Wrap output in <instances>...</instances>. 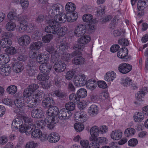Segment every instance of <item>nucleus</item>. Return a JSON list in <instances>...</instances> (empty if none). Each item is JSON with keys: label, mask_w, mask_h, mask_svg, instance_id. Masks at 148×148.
Returning <instances> with one entry per match:
<instances>
[{"label": "nucleus", "mask_w": 148, "mask_h": 148, "mask_svg": "<svg viewBox=\"0 0 148 148\" xmlns=\"http://www.w3.org/2000/svg\"><path fill=\"white\" fill-rule=\"evenodd\" d=\"M58 108L55 106H52L48 108L46 112L47 116L45 119V122L49 130L53 129L55 124L58 122V116L59 113Z\"/></svg>", "instance_id": "nucleus-1"}, {"label": "nucleus", "mask_w": 148, "mask_h": 148, "mask_svg": "<svg viewBox=\"0 0 148 148\" xmlns=\"http://www.w3.org/2000/svg\"><path fill=\"white\" fill-rule=\"evenodd\" d=\"M66 44L64 42H61L60 45L57 46V49L56 50L54 47L51 44H48L45 47L46 50L50 54H51V60L54 63L58 61L61 54L65 51Z\"/></svg>", "instance_id": "nucleus-2"}, {"label": "nucleus", "mask_w": 148, "mask_h": 148, "mask_svg": "<svg viewBox=\"0 0 148 148\" xmlns=\"http://www.w3.org/2000/svg\"><path fill=\"white\" fill-rule=\"evenodd\" d=\"M87 115L85 112L80 110L75 113L74 116L75 119L77 122L74 125V127L76 131L78 132L82 131L84 128V126L82 123L86 121Z\"/></svg>", "instance_id": "nucleus-3"}, {"label": "nucleus", "mask_w": 148, "mask_h": 148, "mask_svg": "<svg viewBox=\"0 0 148 148\" xmlns=\"http://www.w3.org/2000/svg\"><path fill=\"white\" fill-rule=\"evenodd\" d=\"M64 10V7L62 5L59 3L54 4L52 6L51 10L50 11L51 15V16H53L54 15H55L53 19L56 21H58V19H57L59 16H62Z\"/></svg>", "instance_id": "nucleus-4"}, {"label": "nucleus", "mask_w": 148, "mask_h": 148, "mask_svg": "<svg viewBox=\"0 0 148 148\" xmlns=\"http://www.w3.org/2000/svg\"><path fill=\"white\" fill-rule=\"evenodd\" d=\"M8 18L14 21H18L20 23V24L27 22V17L26 16L22 15L20 16L19 15L17 16L16 10L15 9H12L8 13L7 15Z\"/></svg>", "instance_id": "nucleus-5"}, {"label": "nucleus", "mask_w": 148, "mask_h": 148, "mask_svg": "<svg viewBox=\"0 0 148 148\" xmlns=\"http://www.w3.org/2000/svg\"><path fill=\"white\" fill-rule=\"evenodd\" d=\"M78 17L77 12L67 13L66 14H63L62 16H59L56 19H58V21L61 23H64L67 20L69 22H72L75 21Z\"/></svg>", "instance_id": "nucleus-6"}, {"label": "nucleus", "mask_w": 148, "mask_h": 148, "mask_svg": "<svg viewBox=\"0 0 148 148\" xmlns=\"http://www.w3.org/2000/svg\"><path fill=\"white\" fill-rule=\"evenodd\" d=\"M47 23L49 25L45 27V32L48 33L56 34V31L59 27V24L60 23L58 21H55L52 19L48 20Z\"/></svg>", "instance_id": "nucleus-7"}, {"label": "nucleus", "mask_w": 148, "mask_h": 148, "mask_svg": "<svg viewBox=\"0 0 148 148\" xmlns=\"http://www.w3.org/2000/svg\"><path fill=\"white\" fill-rule=\"evenodd\" d=\"M18 127L20 132L21 133L25 132L27 135H29L30 134L32 130L35 127V125L33 123H30L28 125L22 123L19 125Z\"/></svg>", "instance_id": "nucleus-8"}, {"label": "nucleus", "mask_w": 148, "mask_h": 148, "mask_svg": "<svg viewBox=\"0 0 148 148\" xmlns=\"http://www.w3.org/2000/svg\"><path fill=\"white\" fill-rule=\"evenodd\" d=\"M148 5V0H139L137 4L138 14L143 16L144 14V9Z\"/></svg>", "instance_id": "nucleus-9"}, {"label": "nucleus", "mask_w": 148, "mask_h": 148, "mask_svg": "<svg viewBox=\"0 0 148 148\" xmlns=\"http://www.w3.org/2000/svg\"><path fill=\"white\" fill-rule=\"evenodd\" d=\"M147 88L146 87L142 88L137 93V96H136V101L134 102V103L137 106L143 103L142 102L143 100L142 98L145 95V94L147 92Z\"/></svg>", "instance_id": "nucleus-10"}, {"label": "nucleus", "mask_w": 148, "mask_h": 148, "mask_svg": "<svg viewBox=\"0 0 148 148\" xmlns=\"http://www.w3.org/2000/svg\"><path fill=\"white\" fill-rule=\"evenodd\" d=\"M131 65L126 63H122L119 66L118 70L121 73L125 74L129 73L132 69Z\"/></svg>", "instance_id": "nucleus-11"}, {"label": "nucleus", "mask_w": 148, "mask_h": 148, "mask_svg": "<svg viewBox=\"0 0 148 148\" xmlns=\"http://www.w3.org/2000/svg\"><path fill=\"white\" fill-rule=\"evenodd\" d=\"M90 133L91 136L90 137V140L91 141H96L99 133L98 127L96 126L92 127L90 130Z\"/></svg>", "instance_id": "nucleus-12"}, {"label": "nucleus", "mask_w": 148, "mask_h": 148, "mask_svg": "<svg viewBox=\"0 0 148 148\" xmlns=\"http://www.w3.org/2000/svg\"><path fill=\"white\" fill-rule=\"evenodd\" d=\"M86 32V26L84 25L79 24L76 27L74 34L76 36H83Z\"/></svg>", "instance_id": "nucleus-13"}, {"label": "nucleus", "mask_w": 148, "mask_h": 148, "mask_svg": "<svg viewBox=\"0 0 148 148\" xmlns=\"http://www.w3.org/2000/svg\"><path fill=\"white\" fill-rule=\"evenodd\" d=\"M71 115V111H67L65 108H62L60 111L58 118L61 119H67L70 118Z\"/></svg>", "instance_id": "nucleus-14"}, {"label": "nucleus", "mask_w": 148, "mask_h": 148, "mask_svg": "<svg viewBox=\"0 0 148 148\" xmlns=\"http://www.w3.org/2000/svg\"><path fill=\"white\" fill-rule=\"evenodd\" d=\"M53 68L57 73H61L64 71L66 65L64 63L60 61L56 62L53 65Z\"/></svg>", "instance_id": "nucleus-15"}, {"label": "nucleus", "mask_w": 148, "mask_h": 148, "mask_svg": "<svg viewBox=\"0 0 148 148\" xmlns=\"http://www.w3.org/2000/svg\"><path fill=\"white\" fill-rule=\"evenodd\" d=\"M55 102L53 99L51 97H47L44 98L42 104L43 107L45 108H49L54 105Z\"/></svg>", "instance_id": "nucleus-16"}, {"label": "nucleus", "mask_w": 148, "mask_h": 148, "mask_svg": "<svg viewBox=\"0 0 148 148\" xmlns=\"http://www.w3.org/2000/svg\"><path fill=\"white\" fill-rule=\"evenodd\" d=\"M30 37L28 35H25L21 36L18 39V42L20 45L26 46L30 43Z\"/></svg>", "instance_id": "nucleus-17"}, {"label": "nucleus", "mask_w": 148, "mask_h": 148, "mask_svg": "<svg viewBox=\"0 0 148 148\" xmlns=\"http://www.w3.org/2000/svg\"><path fill=\"white\" fill-rule=\"evenodd\" d=\"M60 139L58 134L56 132H53L49 135L47 140L51 143H55L57 142Z\"/></svg>", "instance_id": "nucleus-18"}, {"label": "nucleus", "mask_w": 148, "mask_h": 148, "mask_svg": "<svg viewBox=\"0 0 148 148\" xmlns=\"http://www.w3.org/2000/svg\"><path fill=\"white\" fill-rule=\"evenodd\" d=\"M12 67L16 73H19L23 69V65L19 61L13 62L12 64Z\"/></svg>", "instance_id": "nucleus-19"}, {"label": "nucleus", "mask_w": 148, "mask_h": 148, "mask_svg": "<svg viewBox=\"0 0 148 148\" xmlns=\"http://www.w3.org/2000/svg\"><path fill=\"white\" fill-rule=\"evenodd\" d=\"M116 73L113 71H109L107 72L104 76V79L107 82L113 81L116 78Z\"/></svg>", "instance_id": "nucleus-20"}, {"label": "nucleus", "mask_w": 148, "mask_h": 148, "mask_svg": "<svg viewBox=\"0 0 148 148\" xmlns=\"http://www.w3.org/2000/svg\"><path fill=\"white\" fill-rule=\"evenodd\" d=\"M11 69L10 66L2 65L0 67V73L3 76H8L11 72Z\"/></svg>", "instance_id": "nucleus-21"}, {"label": "nucleus", "mask_w": 148, "mask_h": 148, "mask_svg": "<svg viewBox=\"0 0 148 148\" xmlns=\"http://www.w3.org/2000/svg\"><path fill=\"white\" fill-rule=\"evenodd\" d=\"M111 137L113 139L118 140L121 138L122 136V133L121 130H118L112 131L111 134Z\"/></svg>", "instance_id": "nucleus-22"}, {"label": "nucleus", "mask_w": 148, "mask_h": 148, "mask_svg": "<svg viewBox=\"0 0 148 148\" xmlns=\"http://www.w3.org/2000/svg\"><path fill=\"white\" fill-rule=\"evenodd\" d=\"M38 102V100L32 97H30V98H28L26 101L27 106L30 108L36 106Z\"/></svg>", "instance_id": "nucleus-23"}, {"label": "nucleus", "mask_w": 148, "mask_h": 148, "mask_svg": "<svg viewBox=\"0 0 148 148\" xmlns=\"http://www.w3.org/2000/svg\"><path fill=\"white\" fill-rule=\"evenodd\" d=\"M97 84L96 81L92 79L87 80L85 85L88 89H89L90 90H92L96 88Z\"/></svg>", "instance_id": "nucleus-24"}, {"label": "nucleus", "mask_w": 148, "mask_h": 148, "mask_svg": "<svg viewBox=\"0 0 148 148\" xmlns=\"http://www.w3.org/2000/svg\"><path fill=\"white\" fill-rule=\"evenodd\" d=\"M128 51L127 48L123 47L120 49L117 53V56L120 58L125 59L128 53Z\"/></svg>", "instance_id": "nucleus-25"}, {"label": "nucleus", "mask_w": 148, "mask_h": 148, "mask_svg": "<svg viewBox=\"0 0 148 148\" xmlns=\"http://www.w3.org/2000/svg\"><path fill=\"white\" fill-rule=\"evenodd\" d=\"M82 18L84 22L92 24L96 23V20L93 19L92 15L90 14H85L83 16Z\"/></svg>", "instance_id": "nucleus-26"}, {"label": "nucleus", "mask_w": 148, "mask_h": 148, "mask_svg": "<svg viewBox=\"0 0 148 148\" xmlns=\"http://www.w3.org/2000/svg\"><path fill=\"white\" fill-rule=\"evenodd\" d=\"M32 117L38 119L42 117V112L41 109L38 108L33 109L32 111Z\"/></svg>", "instance_id": "nucleus-27"}, {"label": "nucleus", "mask_w": 148, "mask_h": 148, "mask_svg": "<svg viewBox=\"0 0 148 148\" xmlns=\"http://www.w3.org/2000/svg\"><path fill=\"white\" fill-rule=\"evenodd\" d=\"M98 112V108L95 105H92L89 108L88 112L90 116H94L97 114Z\"/></svg>", "instance_id": "nucleus-28"}, {"label": "nucleus", "mask_w": 148, "mask_h": 148, "mask_svg": "<svg viewBox=\"0 0 148 148\" xmlns=\"http://www.w3.org/2000/svg\"><path fill=\"white\" fill-rule=\"evenodd\" d=\"M25 99L22 96H20L15 101V105L18 108L25 105Z\"/></svg>", "instance_id": "nucleus-29"}, {"label": "nucleus", "mask_w": 148, "mask_h": 148, "mask_svg": "<svg viewBox=\"0 0 148 148\" xmlns=\"http://www.w3.org/2000/svg\"><path fill=\"white\" fill-rule=\"evenodd\" d=\"M39 69L41 73L49 74V73L51 69V67L45 62L40 66Z\"/></svg>", "instance_id": "nucleus-30"}, {"label": "nucleus", "mask_w": 148, "mask_h": 148, "mask_svg": "<svg viewBox=\"0 0 148 148\" xmlns=\"http://www.w3.org/2000/svg\"><path fill=\"white\" fill-rule=\"evenodd\" d=\"M10 58L7 54H3L0 55V65H3L8 62Z\"/></svg>", "instance_id": "nucleus-31"}, {"label": "nucleus", "mask_w": 148, "mask_h": 148, "mask_svg": "<svg viewBox=\"0 0 148 148\" xmlns=\"http://www.w3.org/2000/svg\"><path fill=\"white\" fill-rule=\"evenodd\" d=\"M76 8L75 5L73 3L71 2H68L65 7L66 11L67 13L74 12Z\"/></svg>", "instance_id": "nucleus-32"}, {"label": "nucleus", "mask_w": 148, "mask_h": 148, "mask_svg": "<svg viewBox=\"0 0 148 148\" xmlns=\"http://www.w3.org/2000/svg\"><path fill=\"white\" fill-rule=\"evenodd\" d=\"M45 54L44 53H41L38 54L36 57V60L37 62L41 64L46 62L48 60L47 56L45 58L44 57Z\"/></svg>", "instance_id": "nucleus-33"}, {"label": "nucleus", "mask_w": 148, "mask_h": 148, "mask_svg": "<svg viewBox=\"0 0 148 148\" xmlns=\"http://www.w3.org/2000/svg\"><path fill=\"white\" fill-rule=\"evenodd\" d=\"M36 127L32 130L31 132V136L32 138L35 139L39 138L42 135V132L39 129H36Z\"/></svg>", "instance_id": "nucleus-34"}, {"label": "nucleus", "mask_w": 148, "mask_h": 148, "mask_svg": "<svg viewBox=\"0 0 148 148\" xmlns=\"http://www.w3.org/2000/svg\"><path fill=\"white\" fill-rule=\"evenodd\" d=\"M12 41L10 39L3 38L0 41V45L3 48H6L11 46Z\"/></svg>", "instance_id": "nucleus-35"}, {"label": "nucleus", "mask_w": 148, "mask_h": 148, "mask_svg": "<svg viewBox=\"0 0 148 148\" xmlns=\"http://www.w3.org/2000/svg\"><path fill=\"white\" fill-rule=\"evenodd\" d=\"M43 44L42 42L37 41L34 42L32 43L30 46V48L31 50H39L43 46Z\"/></svg>", "instance_id": "nucleus-36"}, {"label": "nucleus", "mask_w": 148, "mask_h": 148, "mask_svg": "<svg viewBox=\"0 0 148 148\" xmlns=\"http://www.w3.org/2000/svg\"><path fill=\"white\" fill-rule=\"evenodd\" d=\"M85 62V59L82 56L75 57L72 60L73 63L77 65L82 64Z\"/></svg>", "instance_id": "nucleus-37"}, {"label": "nucleus", "mask_w": 148, "mask_h": 148, "mask_svg": "<svg viewBox=\"0 0 148 148\" xmlns=\"http://www.w3.org/2000/svg\"><path fill=\"white\" fill-rule=\"evenodd\" d=\"M14 20H11L7 23L5 25V28L8 31L12 32L14 30L16 27V24L13 22Z\"/></svg>", "instance_id": "nucleus-38"}, {"label": "nucleus", "mask_w": 148, "mask_h": 148, "mask_svg": "<svg viewBox=\"0 0 148 148\" xmlns=\"http://www.w3.org/2000/svg\"><path fill=\"white\" fill-rule=\"evenodd\" d=\"M79 38L78 42L79 43L85 45L89 42L90 40V36L89 35H84Z\"/></svg>", "instance_id": "nucleus-39"}, {"label": "nucleus", "mask_w": 148, "mask_h": 148, "mask_svg": "<svg viewBox=\"0 0 148 148\" xmlns=\"http://www.w3.org/2000/svg\"><path fill=\"white\" fill-rule=\"evenodd\" d=\"M135 133V130L134 128L130 127L125 130L124 134L126 137H129L134 135Z\"/></svg>", "instance_id": "nucleus-40"}, {"label": "nucleus", "mask_w": 148, "mask_h": 148, "mask_svg": "<svg viewBox=\"0 0 148 148\" xmlns=\"http://www.w3.org/2000/svg\"><path fill=\"white\" fill-rule=\"evenodd\" d=\"M7 92L9 94L13 95L16 92L17 90V87L14 85L9 86L6 89Z\"/></svg>", "instance_id": "nucleus-41"}, {"label": "nucleus", "mask_w": 148, "mask_h": 148, "mask_svg": "<svg viewBox=\"0 0 148 148\" xmlns=\"http://www.w3.org/2000/svg\"><path fill=\"white\" fill-rule=\"evenodd\" d=\"M87 92L86 89L81 88L79 89L77 92V95L80 98H83L87 95Z\"/></svg>", "instance_id": "nucleus-42"}, {"label": "nucleus", "mask_w": 148, "mask_h": 148, "mask_svg": "<svg viewBox=\"0 0 148 148\" xmlns=\"http://www.w3.org/2000/svg\"><path fill=\"white\" fill-rule=\"evenodd\" d=\"M22 123H23V121L21 118H16L12 122V126L13 127H15L16 128H17L18 129V125H21Z\"/></svg>", "instance_id": "nucleus-43"}, {"label": "nucleus", "mask_w": 148, "mask_h": 148, "mask_svg": "<svg viewBox=\"0 0 148 148\" xmlns=\"http://www.w3.org/2000/svg\"><path fill=\"white\" fill-rule=\"evenodd\" d=\"M42 35V33L38 30L35 31L33 33L32 37L34 40L40 39Z\"/></svg>", "instance_id": "nucleus-44"}, {"label": "nucleus", "mask_w": 148, "mask_h": 148, "mask_svg": "<svg viewBox=\"0 0 148 148\" xmlns=\"http://www.w3.org/2000/svg\"><path fill=\"white\" fill-rule=\"evenodd\" d=\"M37 79L39 81H45L49 79V74L42 73L38 74L37 76Z\"/></svg>", "instance_id": "nucleus-45"}, {"label": "nucleus", "mask_w": 148, "mask_h": 148, "mask_svg": "<svg viewBox=\"0 0 148 148\" xmlns=\"http://www.w3.org/2000/svg\"><path fill=\"white\" fill-rule=\"evenodd\" d=\"M69 99L71 102L77 103L80 100L78 96H77V95L74 93H72L70 95Z\"/></svg>", "instance_id": "nucleus-46"}, {"label": "nucleus", "mask_w": 148, "mask_h": 148, "mask_svg": "<svg viewBox=\"0 0 148 148\" xmlns=\"http://www.w3.org/2000/svg\"><path fill=\"white\" fill-rule=\"evenodd\" d=\"M81 75H75L74 79V84L77 86H82L81 84Z\"/></svg>", "instance_id": "nucleus-47"}, {"label": "nucleus", "mask_w": 148, "mask_h": 148, "mask_svg": "<svg viewBox=\"0 0 148 148\" xmlns=\"http://www.w3.org/2000/svg\"><path fill=\"white\" fill-rule=\"evenodd\" d=\"M66 110L67 111H70L74 110L75 108V104L71 102H69L66 103L65 106Z\"/></svg>", "instance_id": "nucleus-48"}, {"label": "nucleus", "mask_w": 148, "mask_h": 148, "mask_svg": "<svg viewBox=\"0 0 148 148\" xmlns=\"http://www.w3.org/2000/svg\"><path fill=\"white\" fill-rule=\"evenodd\" d=\"M66 30L64 28L61 27L56 29V34L59 37H62L66 33Z\"/></svg>", "instance_id": "nucleus-49"}, {"label": "nucleus", "mask_w": 148, "mask_h": 148, "mask_svg": "<svg viewBox=\"0 0 148 148\" xmlns=\"http://www.w3.org/2000/svg\"><path fill=\"white\" fill-rule=\"evenodd\" d=\"M53 35L52 34H47L42 37V40L45 43L50 42L51 40L53 38Z\"/></svg>", "instance_id": "nucleus-50"}, {"label": "nucleus", "mask_w": 148, "mask_h": 148, "mask_svg": "<svg viewBox=\"0 0 148 148\" xmlns=\"http://www.w3.org/2000/svg\"><path fill=\"white\" fill-rule=\"evenodd\" d=\"M6 54L13 55L15 54L16 52V50L14 47H11L6 49Z\"/></svg>", "instance_id": "nucleus-51"}, {"label": "nucleus", "mask_w": 148, "mask_h": 148, "mask_svg": "<svg viewBox=\"0 0 148 148\" xmlns=\"http://www.w3.org/2000/svg\"><path fill=\"white\" fill-rule=\"evenodd\" d=\"M118 42L119 45L125 46H128L129 43L128 40L124 38L119 39L118 41Z\"/></svg>", "instance_id": "nucleus-52"}, {"label": "nucleus", "mask_w": 148, "mask_h": 148, "mask_svg": "<svg viewBox=\"0 0 148 148\" xmlns=\"http://www.w3.org/2000/svg\"><path fill=\"white\" fill-rule=\"evenodd\" d=\"M144 117V115L142 113L138 112L136 116H134V120L136 122L141 121Z\"/></svg>", "instance_id": "nucleus-53"}, {"label": "nucleus", "mask_w": 148, "mask_h": 148, "mask_svg": "<svg viewBox=\"0 0 148 148\" xmlns=\"http://www.w3.org/2000/svg\"><path fill=\"white\" fill-rule=\"evenodd\" d=\"M39 87V86L38 84H33L30 85L27 88L33 93Z\"/></svg>", "instance_id": "nucleus-54"}, {"label": "nucleus", "mask_w": 148, "mask_h": 148, "mask_svg": "<svg viewBox=\"0 0 148 148\" xmlns=\"http://www.w3.org/2000/svg\"><path fill=\"white\" fill-rule=\"evenodd\" d=\"M104 8H100L97 10L95 13V15L98 17H102L105 14Z\"/></svg>", "instance_id": "nucleus-55"}, {"label": "nucleus", "mask_w": 148, "mask_h": 148, "mask_svg": "<svg viewBox=\"0 0 148 148\" xmlns=\"http://www.w3.org/2000/svg\"><path fill=\"white\" fill-rule=\"evenodd\" d=\"M27 72L29 76H30L34 75L35 74V71L33 68H30L29 66H26Z\"/></svg>", "instance_id": "nucleus-56"}, {"label": "nucleus", "mask_w": 148, "mask_h": 148, "mask_svg": "<svg viewBox=\"0 0 148 148\" xmlns=\"http://www.w3.org/2000/svg\"><path fill=\"white\" fill-rule=\"evenodd\" d=\"M138 141L136 139L133 138L130 139L128 141L129 145L132 147H135L138 144Z\"/></svg>", "instance_id": "nucleus-57"}, {"label": "nucleus", "mask_w": 148, "mask_h": 148, "mask_svg": "<svg viewBox=\"0 0 148 148\" xmlns=\"http://www.w3.org/2000/svg\"><path fill=\"white\" fill-rule=\"evenodd\" d=\"M86 31L87 33L89 34L91 33L94 31V26L93 25H88L86 26Z\"/></svg>", "instance_id": "nucleus-58"}, {"label": "nucleus", "mask_w": 148, "mask_h": 148, "mask_svg": "<svg viewBox=\"0 0 148 148\" xmlns=\"http://www.w3.org/2000/svg\"><path fill=\"white\" fill-rule=\"evenodd\" d=\"M20 27L19 29H21L23 31H25L27 32H28V31L29 30V27L26 24V22L23 23H21L20 25Z\"/></svg>", "instance_id": "nucleus-59"}, {"label": "nucleus", "mask_w": 148, "mask_h": 148, "mask_svg": "<svg viewBox=\"0 0 148 148\" xmlns=\"http://www.w3.org/2000/svg\"><path fill=\"white\" fill-rule=\"evenodd\" d=\"M132 82V80L129 77L126 78L123 81V84L124 86H126L131 85Z\"/></svg>", "instance_id": "nucleus-60"}, {"label": "nucleus", "mask_w": 148, "mask_h": 148, "mask_svg": "<svg viewBox=\"0 0 148 148\" xmlns=\"http://www.w3.org/2000/svg\"><path fill=\"white\" fill-rule=\"evenodd\" d=\"M33 95V93L27 88L24 91L23 96L24 97L30 98V97L32 96Z\"/></svg>", "instance_id": "nucleus-61"}, {"label": "nucleus", "mask_w": 148, "mask_h": 148, "mask_svg": "<svg viewBox=\"0 0 148 148\" xmlns=\"http://www.w3.org/2000/svg\"><path fill=\"white\" fill-rule=\"evenodd\" d=\"M81 82L82 84V86H83L85 85L88 79L87 77L84 74L81 75Z\"/></svg>", "instance_id": "nucleus-62"}, {"label": "nucleus", "mask_w": 148, "mask_h": 148, "mask_svg": "<svg viewBox=\"0 0 148 148\" xmlns=\"http://www.w3.org/2000/svg\"><path fill=\"white\" fill-rule=\"evenodd\" d=\"M84 47V46L82 45L80 43L76 44L73 47V49L76 51L79 50L80 51H82Z\"/></svg>", "instance_id": "nucleus-63"}, {"label": "nucleus", "mask_w": 148, "mask_h": 148, "mask_svg": "<svg viewBox=\"0 0 148 148\" xmlns=\"http://www.w3.org/2000/svg\"><path fill=\"white\" fill-rule=\"evenodd\" d=\"M95 141L91 142L89 145L88 148H99V145L98 143Z\"/></svg>", "instance_id": "nucleus-64"}]
</instances>
